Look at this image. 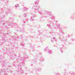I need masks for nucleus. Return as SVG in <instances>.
Returning a JSON list of instances; mask_svg holds the SVG:
<instances>
[{
  "label": "nucleus",
  "mask_w": 75,
  "mask_h": 75,
  "mask_svg": "<svg viewBox=\"0 0 75 75\" xmlns=\"http://www.w3.org/2000/svg\"><path fill=\"white\" fill-rule=\"evenodd\" d=\"M35 0L36 1L35 2V6L32 7V8H33V9L35 10V12H38L39 11L38 8H40V6H37V4H38L39 0Z\"/></svg>",
  "instance_id": "1"
},
{
  "label": "nucleus",
  "mask_w": 75,
  "mask_h": 75,
  "mask_svg": "<svg viewBox=\"0 0 75 75\" xmlns=\"http://www.w3.org/2000/svg\"><path fill=\"white\" fill-rule=\"evenodd\" d=\"M49 54H52V51L51 50H49L48 51Z\"/></svg>",
  "instance_id": "2"
},
{
  "label": "nucleus",
  "mask_w": 75,
  "mask_h": 75,
  "mask_svg": "<svg viewBox=\"0 0 75 75\" xmlns=\"http://www.w3.org/2000/svg\"><path fill=\"white\" fill-rule=\"evenodd\" d=\"M40 61L42 62V61H44V59H43V58H42L40 59Z\"/></svg>",
  "instance_id": "3"
},
{
  "label": "nucleus",
  "mask_w": 75,
  "mask_h": 75,
  "mask_svg": "<svg viewBox=\"0 0 75 75\" xmlns=\"http://www.w3.org/2000/svg\"><path fill=\"white\" fill-rule=\"evenodd\" d=\"M27 9H28V8H23V10H24V11H26V10H27Z\"/></svg>",
  "instance_id": "4"
},
{
  "label": "nucleus",
  "mask_w": 75,
  "mask_h": 75,
  "mask_svg": "<svg viewBox=\"0 0 75 75\" xmlns=\"http://www.w3.org/2000/svg\"><path fill=\"white\" fill-rule=\"evenodd\" d=\"M53 39L54 40V41L56 42H57V39L55 38V37H53Z\"/></svg>",
  "instance_id": "5"
},
{
  "label": "nucleus",
  "mask_w": 75,
  "mask_h": 75,
  "mask_svg": "<svg viewBox=\"0 0 75 75\" xmlns=\"http://www.w3.org/2000/svg\"><path fill=\"white\" fill-rule=\"evenodd\" d=\"M52 20H54V19H55V17H54V16H52Z\"/></svg>",
  "instance_id": "6"
},
{
  "label": "nucleus",
  "mask_w": 75,
  "mask_h": 75,
  "mask_svg": "<svg viewBox=\"0 0 75 75\" xmlns=\"http://www.w3.org/2000/svg\"><path fill=\"white\" fill-rule=\"evenodd\" d=\"M19 7V5L17 4L16 5V7Z\"/></svg>",
  "instance_id": "7"
},
{
  "label": "nucleus",
  "mask_w": 75,
  "mask_h": 75,
  "mask_svg": "<svg viewBox=\"0 0 75 75\" xmlns=\"http://www.w3.org/2000/svg\"><path fill=\"white\" fill-rule=\"evenodd\" d=\"M57 28H59V27H60L59 26V24H58V25H57Z\"/></svg>",
  "instance_id": "8"
},
{
  "label": "nucleus",
  "mask_w": 75,
  "mask_h": 75,
  "mask_svg": "<svg viewBox=\"0 0 75 75\" xmlns=\"http://www.w3.org/2000/svg\"><path fill=\"white\" fill-rule=\"evenodd\" d=\"M38 13L40 14H41L42 15V13L41 12H38Z\"/></svg>",
  "instance_id": "9"
},
{
  "label": "nucleus",
  "mask_w": 75,
  "mask_h": 75,
  "mask_svg": "<svg viewBox=\"0 0 75 75\" xmlns=\"http://www.w3.org/2000/svg\"><path fill=\"white\" fill-rule=\"evenodd\" d=\"M71 75H75V73L74 72H73L71 74Z\"/></svg>",
  "instance_id": "10"
},
{
  "label": "nucleus",
  "mask_w": 75,
  "mask_h": 75,
  "mask_svg": "<svg viewBox=\"0 0 75 75\" xmlns=\"http://www.w3.org/2000/svg\"><path fill=\"white\" fill-rule=\"evenodd\" d=\"M47 25L49 27V28H51V27H50V24H48Z\"/></svg>",
  "instance_id": "11"
},
{
  "label": "nucleus",
  "mask_w": 75,
  "mask_h": 75,
  "mask_svg": "<svg viewBox=\"0 0 75 75\" xmlns=\"http://www.w3.org/2000/svg\"><path fill=\"white\" fill-rule=\"evenodd\" d=\"M24 16L25 17H26V16H27V14H26V13H25Z\"/></svg>",
  "instance_id": "12"
},
{
  "label": "nucleus",
  "mask_w": 75,
  "mask_h": 75,
  "mask_svg": "<svg viewBox=\"0 0 75 75\" xmlns=\"http://www.w3.org/2000/svg\"><path fill=\"white\" fill-rule=\"evenodd\" d=\"M30 20L31 21H34V19H32V18H31Z\"/></svg>",
  "instance_id": "13"
},
{
  "label": "nucleus",
  "mask_w": 75,
  "mask_h": 75,
  "mask_svg": "<svg viewBox=\"0 0 75 75\" xmlns=\"http://www.w3.org/2000/svg\"><path fill=\"white\" fill-rule=\"evenodd\" d=\"M21 74H23V70L21 71Z\"/></svg>",
  "instance_id": "14"
},
{
  "label": "nucleus",
  "mask_w": 75,
  "mask_h": 75,
  "mask_svg": "<svg viewBox=\"0 0 75 75\" xmlns=\"http://www.w3.org/2000/svg\"><path fill=\"white\" fill-rule=\"evenodd\" d=\"M56 75H60V74L58 73H57L56 74Z\"/></svg>",
  "instance_id": "15"
},
{
  "label": "nucleus",
  "mask_w": 75,
  "mask_h": 75,
  "mask_svg": "<svg viewBox=\"0 0 75 75\" xmlns=\"http://www.w3.org/2000/svg\"><path fill=\"white\" fill-rule=\"evenodd\" d=\"M44 51H46V48L45 49Z\"/></svg>",
  "instance_id": "16"
},
{
  "label": "nucleus",
  "mask_w": 75,
  "mask_h": 75,
  "mask_svg": "<svg viewBox=\"0 0 75 75\" xmlns=\"http://www.w3.org/2000/svg\"><path fill=\"white\" fill-rule=\"evenodd\" d=\"M61 52H62V53H63V51L62 50H61Z\"/></svg>",
  "instance_id": "17"
},
{
  "label": "nucleus",
  "mask_w": 75,
  "mask_h": 75,
  "mask_svg": "<svg viewBox=\"0 0 75 75\" xmlns=\"http://www.w3.org/2000/svg\"><path fill=\"white\" fill-rule=\"evenodd\" d=\"M51 42H53V41H53V40H51Z\"/></svg>",
  "instance_id": "18"
},
{
  "label": "nucleus",
  "mask_w": 75,
  "mask_h": 75,
  "mask_svg": "<svg viewBox=\"0 0 75 75\" xmlns=\"http://www.w3.org/2000/svg\"><path fill=\"white\" fill-rule=\"evenodd\" d=\"M21 45H23V44H22Z\"/></svg>",
  "instance_id": "19"
}]
</instances>
